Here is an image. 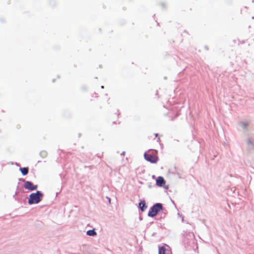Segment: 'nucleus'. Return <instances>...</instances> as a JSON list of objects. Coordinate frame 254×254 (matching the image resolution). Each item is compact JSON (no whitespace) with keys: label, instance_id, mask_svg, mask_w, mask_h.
Segmentation results:
<instances>
[{"label":"nucleus","instance_id":"nucleus-1","mask_svg":"<svg viewBox=\"0 0 254 254\" xmlns=\"http://www.w3.org/2000/svg\"><path fill=\"white\" fill-rule=\"evenodd\" d=\"M43 196V194L40 191H37L30 194L28 202L29 204H37L41 201Z\"/></svg>","mask_w":254,"mask_h":254},{"label":"nucleus","instance_id":"nucleus-2","mask_svg":"<svg viewBox=\"0 0 254 254\" xmlns=\"http://www.w3.org/2000/svg\"><path fill=\"white\" fill-rule=\"evenodd\" d=\"M163 209L162 204L160 203H157L154 204L151 207L149 211L148 212V215L150 217H153L156 216L159 211Z\"/></svg>","mask_w":254,"mask_h":254},{"label":"nucleus","instance_id":"nucleus-3","mask_svg":"<svg viewBox=\"0 0 254 254\" xmlns=\"http://www.w3.org/2000/svg\"><path fill=\"white\" fill-rule=\"evenodd\" d=\"M246 144L249 149L254 148V134L249 136L246 140Z\"/></svg>","mask_w":254,"mask_h":254},{"label":"nucleus","instance_id":"nucleus-4","mask_svg":"<svg viewBox=\"0 0 254 254\" xmlns=\"http://www.w3.org/2000/svg\"><path fill=\"white\" fill-rule=\"evenodd\" d=\"M24 187L25 189L32 191L36 190L38 188V186L33 185L31 182L27 181L24 182Z\"/></svg>","mask_w":254,"mask_h":254},{"label":"nucleus","instance_id":"nucleus-5","mask_svg":"<svg viewBox=\"0 0 254 254\" xmlns=\"http://www.w3.org/2000/svg\"><path fill=\"white\" fill-rule=\"evenodd\" d=\"M144 156L146 160L152 163H155L157 161L158 158L155 156L146 153H144Z\"/></svg>","mask_w":254,"mask_h":254},{"label":"nucleus","instance_id":"nucleus-6","mask_svg":"<svg viewBox=\"0 0 254 254\" xmlns=\"http://www.w3.org/2000/svg\"><path fill=\"white\" fill-rule=\"evenodd\" d=\"M240 126L244 130H248L250 126V122L248 121H243L240 123Z\"/></svg>","mask_w":254,"mask_h":254},{"label":"nucleus","instance_id":"nucleus-7","mask_svg":"<svg viewBox=\"0 0 254 254\" xmlns=\"http://www.w3.org/2000/svg\"><path fill=\"white\" fill-rule=\"evenodd\" d=\"M170 251L166 249L165 247L162 246L159 247V254H170Z\"/></svg>","mask_w":254,"mask_h":254},{"label":"nucleus","instance_id":"nucleus-8","mask_svg":"<svg viewBox=\"0 0 254 254\" xmlns=\"http://www.w3.org/2000/svg\"><path fill=\"white\" fill-rule=\"evenodd\" d=\"M165 183V181L162 177H159L156 180V185L159 187H162Z\"/></svg>","mask_w":254,"mask_h":254},{"label":"nucleus","instance_id":"nucleus-9","mask_svg":"<svg viewBox=\"0 0 254 254\" xmlns=\"http://www.w3.org/2000/svg\"><path fill=\"white\" fill-rule=\"evenodd\" d=\"M166 116H169L170 117H171V119H170V120H173L174 118L177 117L178 116V114H177L176 112H168L166 114Z\"/></svg>","mask_w":254,"mask_h":254},{"label":"nucleus","instance_id":"nucleus-10","mask_svg":"<svg viewBox=\"0 0 254 254\" xmlns=\"http://www.w3.org/2000/svg\"><path fill=\"white\" fill-rule=\"evenodd\" d=\"M139 206L142 211L145 210V209L147 208V206L146 205L144 202L141 201L139 203Z\"/></svg>","mask_w":254,"mask_h":254},{"label":"nucleus","instance_id":"nucleus-11","mask_svg":"<svg viewBox=\"0 0 254 254\" xmlns=\"http://www.w3.org/2000/svg\"><path fill=\"white\" fill-rule=\"evenodd\" d=\"M86 234L87 235L90 236H94L97 234L96 232L94 229L87 231Z\"/></svg>","mask_w":254,"mask_h":254},{"label":"nucleus","instance_id":"nucleus-12","mask_svg":"<svg viewBox=\"0 0 254 254\" xmlns=\"http://www.w3.org/2000/svg\"><path fill=\"white\" fill-rule=\"evenodd\" d=\"M20 170L23 175H26L28 173V168L26 167L20 168Z\"/></svg>","mask_w":254,"mask_h":254},{"label":"nucleus","instance_id":"nucleus-13","mask_svg":"<svg viewBox=\"0 0 254 254\" xmlns=\"http://www.w3.org/2000/svg\"><path fill=\"white\" fill-rule=\"evenodd\" d=\"M178 215H180V217H182V222H183L184 221V217L182 215H180L179 213L178 214Z\"/></svg>","mask_w":254,"mask_h":254},{"label":"nucleus","instance_id":"nucleus-14","mask_svg":"<svg viewBox=\"0 0 254 254\" xmlns=\"http://www.w3.org/2000/svg\"><path fill=\"white\" fill-rule=\"evenodd\" d=\"M158 134L157 133H155V136L156 137H157V136H158Z\"/></svg>","mask_w":254,"mask_h":254},{"label":"nucleus","instance_id":"nucleus-15","mask_svg":"<svg viewBox=\"0 0 254 254\" xmlns=\"http://www.w3.org/2000/svg\"><path fill=\"white\" fill-rule=\"evenodd\" d=\"M159 140H160V138H158V141H159Z\"/></svg>","mask_w":254,"mask_h":254}]
</instances>
